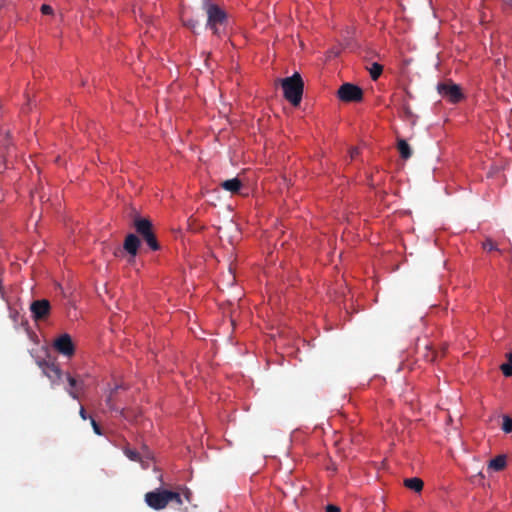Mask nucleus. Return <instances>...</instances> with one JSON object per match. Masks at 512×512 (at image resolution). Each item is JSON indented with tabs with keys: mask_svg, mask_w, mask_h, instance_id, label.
<instances>
[{
	"mask_svg": "<svg viewBox=\"0 0 512 512\" xmlns=\"http://www.w3.org/2000/svg\"><path fill=\"white\" fill-rule=\"evenodd\" d=\"M284 92V97L293 105L297 106L302 98L303 81L299 73H294L291 77L280 79Z\"/></svg>",
	"mask_w": 512,
	"mask_h": 512,
	"instance_id": "nucleus-1",
	"label": "nucleus"
},
{
	"mask_svg": "<svg viewBox=\"0 0 512 512\" xmlns=\"http://www.w3.org/2000/svg\"><path fill=\"white\" fill-rule=\"evenodd\" d=\"M170 501H175L178 505L183 504L180 494L167 490H155L145 495V502L155 510L164 509Z\"/></svg>",
	"mask_w": 512,
	"mask_h": 512,
	"instance_id": "nucleus-2",
	"label": "nucleus"
},
{
	"mask_svg": "<svg viewBox=\"0 0 512 512\" xmlns=\"http://www.w3.org/2000/svg\"><path fill=\"white\" fill-rule=\"evenodd\" d=\"M202 6L207 14V26L210 27L214 33H217L216 25L222 24L226 20V13L209 0H202Z\"/></svg>",
	"mask_w": 512,
	"mask_h": 512,
	"instance_id": "nucleus-3",
	"label": "nucleus"
},
{
	"mask_svg": "<svg viewBox=\"0 0 512 512\" xmlns=\"http://www.w3.org/2000/svg\"><path fill=\"white\" fill-rule=\"evenodd\" d=\"M337 96L344 102H359L363 98V91L360 87L351 84L344 83L338 90Z\"/></svg>",
	"mask_w": 512,
	"mask_h": 512,
	"instance_id": "nucleus-4",
	"label": "nucleus"
},
{
	"mask_svg": "<svg viewBox=\"0 0 512 512\" xmlns=\"http://www.w3.org/2000/svg\"><path fill=\"white\" fill-rule=\"evenodd\" d=\"M54 348L64 357L71 358L75 352V346L71 336L67 333L61 334L53 341Z\"/></svg>",
	"mask_w": 512,
	"mask_h": 512,
	"instance_id": "nucleus-5",
	"label": "nucleus"
},
{
	"mask_svg": "<svg viewBox=\"0 0 512 512\" xmlns=\"http://www.w3.org/2000/svg\"><path fill=\"white\" fill-rule=\"evenodd\" d=\"M439 94L446 97L451 102H458L463 98L460 86L453 82L440 83L437 86Z\"/></svg>",
	"mask_w": 512,
	"mask_h": 512,
	"instance_id": "nucleus-6",
	"label": "nucleus"
},
{
	"mask_svg": "<svg viewBox=\"0 0 512 512\" xmlns=\"http://www.w3.org/2000/svg\"><path fill=\"white\" fill-rule=\"evenodd\" d=\"M134 227L143 238L152 233V223L148 218L136 215L134 217Z\"/></svg>",
	"mask_w": 512,
	"mask_h": 512,
	"instance_id": "nucleus-7",
	"label": "nucleus"
},
{
	"mask_svg": "<svg viewBox=\"0 0 512 512\" xmlns=\"http://www.w3.org/2000/svg\"><path fill=\"white\" fill-rule=\"evenodd\" d=\"M140 244V239L135 234L130 233L126 236L123 247L132 257H135Z\"/></svg>",
	"mask_w": 512,
	"mask_h": 512,
	"instance_id": "nucleus-8",
	"label": "nucleus"
},
{
	"mask_svg": "<svg viewBox=\"0 0 512 512\" xmlns=\"http://www.w3.org/2000/svg\"><path fill=\"white\" fill-rule=\"evenodd\" d=\"M220 186L231 195L239 194L242 189V182L239 178H231L221 182Z\"/></svg>",
	"mask_w": 512,
	"mask_h": 512,
	"instance_id": "nucleus-9",
	"label": "nucleus"
},
{
	"mask_svg": "<svg viewBox=\"0 0 512 512\" xmlns=\"http://www.w3.org/2000/svg\"><path fill=\"white\" fill-rule=\"evenodd\" d=\"M49 302L47 300L35 301L31 305V310L36 319L46 316L49 312Z\"/></svg>",
	"mask_w": 512,
	"mask_h": 512,
	"instance_id": "nucleus-10",
	"label": "nucleus"
},
{
	"mask_svg": "<svg viewBox=\"0 0 512 512\" xmlns=\"http://www.w3.org/2000/svg\"><path fill=\"white\" fill-rule=\"evenodd\" d=\"M506 467V456L498 455L488 463V471L489 472H498L503 470Z\"/></svg>",
	"mask_w": 512,
	"mask_h": 512,
	"instance_id": "nucleus-11",
	"label": "nucleus"
},
{
	"mask_svg": "<svg viewBox=\"0 0 512 512\" xmlns=\"http://www.w3.org/2000/svg\"><path fill=\"white\" fill-rule=\"evenodd\" d=\"M404 486L416 493H420L424 487V482L418 477L407 478L403 482Z\"/></svg>",
	"mask_w": 512,
	"mask_h": 512,
	"instance_id": "nucleus-12",
	"label": "nucleus"
},
{
	"mask_svg": "<svg viewBox=\"0 0 512 512\" xmlns=\"http://www.w3.org/2000/svg\"><path fill=\"white\" fill-rule=\"evenodd\" d=\"M44 373L53 383L61 378L60 369L53 364L46 365L44 368Z\"/></svg>",
	"mask_w": 512,
	"mask_h": 512,
	"instance_id": "nucleus-13",
	"label": "nucleus"
},
{
	"mask_svg": "<svg viewBox=\"0 0 512 512\" xmlns=\"http://www.w3.org/2000/svg\"><path fill=\"white\" fill-rule=\"evenodd\" d=\"M398 150L400 152V155L404 159H408L412 156V148L410 145L406 142L404 139H399L398 143Z\"/></svg>",
	"mask_w": 512,
	"mask_h": 512,
	"instance_id": "nucleus-14",
	"label": "nucleus"
},
{
	"mask_svg": "<svg viewBox=\"0 0 512 512\" xmlns=\"http://www.w3.org/2000/svg\"><path fill=\"white\" fill-rule=\"evenodd\" d=\"M371 77L376 80L382 73V66L378 63H373L369 68Z\"/></svg>",
	"mask_w": 512,
	"mask_h": 512,
	"instance_id": "nucleus-15",
	"label": "nucleus"
},
{
	"mask_svg": "<svg viewBox=\"0 0 512 512\" xmlns=\"http://www.w3.org/2000/svg\"><path fill=\"white\" fill-rule=\"evenodd\" d=\"M144 240L147 242V244L153 249V250H157L159 249V244L156 240V237L155 235L152 233H150L149 235L145 236L144 237Z\"/></svg>",
	"mask_w": 512,
	"mask_h": 512,
	"instance_id": "nucleus-16",
	"label": "nucleus"
},
{
	"mask_svg": "<svg viewBox=\"0 0 512 512\" xmlns=\"http://www.w3.org/2000/svg\"><path fill=\"white\" fill-rule=\"evenodd\" d=\"M503 419V423H502V430L505 432V433H509L512 431V418H510L509 416L507 415H504L502 417Z\"/></svg>",
	"mask_w": 512,
	"mask_h": 512,
	"instance_id": "nucleus-17",
	"label": "nucleus"
},
{
	"mask_svg": "<svg viewBox=\"0 0 512 512\" xmlns=\"http://www.w3.org/2000/svg\"><path fill=\"white\" fill-rule=\"evenodd\" d=\"M10 137V133L8 131L0 133V150L6 148V141Z\"/></svg>",
	"mask_w": 512,
	"mask_h": 512,
	"instance_id": "nucleus-18",
	"label": "nucleus"
},
{
	"mask_svg": "<svg viewBox=\"0 0 512 512\" xmlns=\"http://www.w3.org/2000/svg\"><path fill=\"white\" fill-rule=\"evenodd\" d=\"M500 368L505 376L509 377L512 375V363H510V362L504 363L501 365Z\"/></svg>",
	"mask_w": 512,
	"mask_h": 512,
	"instance_id": "nucleus-19",
	"label": "nucleus"
},
{
	"mask_svg": "<svg viewBox=\"0 0 512 512\" xmlns=\"http://www.w3.org/2000/svg\"><path fill=\"white\" fill-rule=\"evenodd\" d=\"M483 248L484 249H487L489 251H492V250H496L497 249V246L496 244L491 240V239H487L484 243H483Z\"/></svg>",
	"mask_w": 512,
	"mask_h": 512,
	"instance_id": "nucleus-20",
	"label": "nucleus"
},
{
	"mask_svg": "<svg viewBox=\"0 0 512 512\" xmlns=\"http://www.w3.org/2000/svg\"><path fill=\"white\" fill-rule=\"evenodd\" d=\"M119 386L118 385H115L113 387H110L107 389L106 393H107V403L109 404L110 401H111V397H112V394L114 392H116L118 390Z\"/></svg>",
	"mask_w": 512,
	"mask_h": 512,
	"instance_id": "nucleus-21",
	"label": "nucleus"
},
{
	"mask_svg": "<svg viewBox=\"0 0 512 512\" xmlns=\"http://www.w3.org/2000/svg\"><path fill=\"white\" fill-rule=\"evenodd\" d=\"M41 11L44 14H52L53 13V9L47 4L42 5Z\"/></svg>",
	"mask_w": 512,
	"mask_h": 512,
	"instance_id": "nucleus-22",
	"label": "nucleus"
},
{
	"mask_svg": "<svg viewBox=\"0 0 512 512\" xmlns=\"http://www.w3.org/2000/svg\"><path fill=\"white\" fill-rule=\"evenodd\" d=\"M126 455L127 457H129L131 460H137L138 459V455L136 452L134 451H131V450H127L126 451Z\"/></svg>",
	"mask_w": 512,
	"mask_h": 512,
	"instance_id": "nucleus-23",
	"label": "nucleus"
},
{
	"mask_svg": "<svg viewBox=\"0 0 512 512\" xmlns=\"http://www.w3.org/2000/svg\"><path fill=\"white\" fill-rule=\"evenodd\" d=\"M327 512H341L340 509L333 505H328L326 508Z\"/></svg>",
	"mask_w": 512,
	"mask_h": 512,
	"instance_id": "nucleus-24",
	"label": "nucleus"
},
{
	"mask_svg": "<svg viewBox=\"0 0 512 512\" xmlns=\"http://www.w3.org/2000/svg\"><path fill=\"white\" fill-rule=\"evenodd\" d=\"M91 425H92V427H93V429H94V432H95L96 434L100 435V434H101V432H100V430H99V427H98V425L96 424V422H95L93 419L91 420Z\"/></svg>",
	"mask_w": 512,
	"mask_h": 512,
	"instance_id": "nucleus-25",
	"label": "nucleus"
},
{
	"mask_svg": "<svg viewBox=\"0 0 512 512\" xmlns=\"http://www.w3.org/2000/svg\"><path fill=\"white\" fill-rule=\"evenodd\" d=\"M349 153H350V156L353 158V157H355L359 153V150L356 147H352L350 149Z\"/></svg>",
	"mask_w": 512,
	"mask_h": 512,
	"instance_id": "nucleus-26",
	"label": "nucleus"
},
{
	"mask_svg": "<svg viewBox=\"0 0 512 512\" xmlns=\"http://www.w3.org/2000/svg\"><path fill=\"white\" fill-rule=\"evenodd\" d=\"M68 382L71 386H74L76 384V381L71 376H67Z\"/></svg>",
	"mask_w": 512,
	"mask_h": 512,
	"instance_id": "nucleus-27",
	"label": "nucleus"
},
{
	"mask_svg": "<svg viewBox=\"0 0 512 512\" xmlns=\"http://www.w3.org/2000/svg\"><path fill=\"white\" fill-rule=\"evenodd\" d=\"M184 25L188 26L189 28L193 29L195 28V24L192 22H184Z\"/></svg>",
	"mask_w": 512,
	"mask_h": 512,
	"instance_id": "nucleus-28",
	"label": "nucleus"
},
{
	"mask_svg": "<svg viewBox=\"0 0 512 512\" xmlns=\"http://www.w3.org/2000/svg\"><path fill=\"white\" fill-rule=\"evenodd\" d=\"M80 416H81V418H82L83 420H86V419H87V416H86V413H85L84 409H81V410H80Z\"/></svg>",
	"mask_w": 512,
	"mask_h": 512,
	"instance_id": "nucleus-29",
	"label": "nucleus"
},
{
	"mask_svg": "<svg viewBox=\"0 0 512 512\" xmlns=\"http://www.w3.org/2000/svg\"><path fill=\"white\" fill-rule=\"evenodd\" d=\"M508 362L512 363V352L507 354Z\"/></svg>",
	"mask_w": 512,
	"mask_h": 512,
	"instance_id": "nucleus-30",
	"label": "nucleus"
},
{
	"mask_svg": "<svg viewBox=\"0 0 512 512\" xmlns=\"http://www.w3.org/2000/svg\"><path fill=\"white\" fill-rule=\"evenodd\" d=\"M185 498H186L187 501H189V494L188 493L185 494Z\"/></svg>",
	"mask_w": 512,
	"mask_h": 512,
	"instance_id": "nucleus-31",
	"label": "nucleus"
}]
</instances>
